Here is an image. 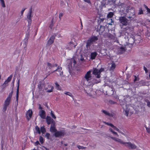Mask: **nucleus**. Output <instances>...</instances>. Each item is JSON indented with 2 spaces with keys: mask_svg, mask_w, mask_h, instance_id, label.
<instances>
[{
  "mask_svg": "<svg viewBox=\"0 0 150 150\" xmlns=\"http://www.w3.org/2000/svg\"><path fill=\"white\" fill-rule=\"evenodd\" d=\"M145 127L146 128L147 132L150 134V128L147 127L146 126H145Z\"/></svg>",
  "mask_w": 150,
  "mask_h": 150,
  "instance_id": "nucleus-55",
  "label": "nucleus"
},
{
  "mask_svg": "<svg viewBox=\"0 0 150 150\" xmlns=\"http://www.w3.org/2000/svg\"><path fill=\"white\" fill-rule=\"evenodd\" d=\"M55 85H56V87H57V89H58V90H60V88H59L60 86L58 84V83H55Z\"/></svg>",
  "mask_w": 150,
  "mask_h": 150,
  "instance_id": "nucleus-57",
  "label": "nucleus"
},
{
  "mask_svg": "<svg viewBox=\"0 0 150 150\" xmlns=\"http://www.w3.org/2000/svg\"><path fill=\"white\" fill-rule=\"evenodd\" d=\"M98 40V38L97 36H91L88 40L86 42V46L87 47H90L91 45L94 43Z\"/></svg>",
  "mask_w": 150,
  "mask_h": 150,
  "instance_id": "nucleus-3",
  "label": "nucleus"
},
{
  "mask_svg": "<svg viewBox=\"0 0 150 150\" xmlns=\"http://www.w3.org/2000/svg\"><path fill=\"white\" fill-rule=\"evenodd\" d=\"M64 94L70 96H72L71 94L69 92H66L64 93Z\"/></svg>",
  "mask_w": 150,
  "mask_h": 150,
  "instance_id": "nucleus-56",
  "label": "nucleus"
},
{
  "mask_svg": "<svg viewBox=\"0 0 150 150\" xmlns=\"http://www.w3.org/2000/svg\"><path fill=\"white\" fill-rule=\"evenodd\" d=\"M113 13L112 12H110L108 14L107 17L108 18L107 21L108 22L109 21H111L110 23H108V24L110 25H112V23H114V21L112 20V19L111 18L113 16Z\"/></svg>",
  "mask_w": 150,
  "mask_h": 150,
  "instance_id": "nucleus-14",
  "label": "nucleus"
},
{
  "mask_svg": "<svg viewBox=\"0 0 150 150\" xmlns=\"http://www.w3.org/2000/svg\"><path fill=\"white\" fill-rule=\"evenodd\" d=\"M63 16V14L62 13H60L59 15V18L60 20H61V17Z\"/></svg>",
  "mask_w": 150,
  "mask_h": 150,
  "instance_id": "nucleus-64",
  "label": "nucleus"
},
{
  "mask_svg": "<svg viewBox=\"0 0 150 150\" xmlns=\"http://www.w3.org/2000/svg\"><path fill=\"white\" fill-rule=\"evenodd\" d=\"M50 130L51 132L52 133H55V132H56L57 131V129L55 128V127L52 126H51Z\"/></svg>",
  "mask_w": 150,
  "mask_h": 150,
  "instance_id": "nucleus-35",
  "label": "nucleus"
},
{
  "mask_svg": "<svg viewBox=\"0 0 150 150\" xmlns=\"http://www.w3.org/2000/svg\"><path fill=\"white\" fill-rule=\"evenodd\" d=\"M83 1L86 2L88 3V4H91V2L90 0H83Z\"/></svg>",
  "mask_w": 150,
  "mask_h": 150,
  "instance_id": "nucleus-58",
  "label": "nucleus"
},
{
  "mask_svg": "<svg viewBox=\"0 0 150 150\" xmlns=\"http://www.w3.org/2000/svg\"><path fill=\"white\" fill-rule=\"evenodd\" d=\"M125 31H126V33H129L131 31H132L133 30V28L131 27L127 26L125 27Z\"/></svg>",
  "mask_w": 150,
  "mask_h": 150,
  "instance_id": "nucleus-27",
  "label": "nucleus"
},
{
  "mask_svg": "<svg viewBox=\"0 0 150 150\" xmlns=\"http://www.w3.org/2000/svg\"><path fill=\"white\" fill-rule=\"evenodd\" d=\"M45 135V137H47V139H49L50 137V134L48 133H46Z\"/></svg>",
  "mask_w": 150,
  "mask_h": 150,
  "instance_id": "nucleus-54",
  "label": "nucleus"
},
{
  "mask_svg": "<svg viewBox=\"0 0 150 150\" xmlns=\"http://www.w3.org/2000/svg\"><path fill=\"white\" fill-rule=\"evenodd\" d=\"M125 115H126L127 116H128V112H129L127 110H125Z\"/></svg>",
  "mask_w": 150,
  "mask_h": 150,
  "instance_id": "nucleus-61",
  "label": "nucleus"
},
{
  "mask_svg": "<svg viewBox=\"0 0 150 150\" xmlns=\"http://www.w3.org/2000/svg\"><path fill=\"white\" fill-rule=\"evenodd\" d=\"M105 28V26L100 25L99 28L98 27L97 31L98 32H99V33H102L104 31Z\"/></svg>",
  "mask_w": 150,
  "mask_h": 150,
  "instance_id": "nucleus-26",
  "label": "nucleus"
},
{
  "mask_svg": "<svg viewBox=\"0 0 150 150\" xmlns=\"http://www.w3.org/2000/svg\"><path fill=\"white\" fill-rule=\"evenodd\" d=\"M110 137L112 139L115 141L118 142H119L120 144H123V142L121 139L118 138H116L113 137Z\"/></svg>",
  "mask_w": 150,
  "mask_h": 150,
  "instance_id": "nucleus-29",
  "label": "nucleus"
},
{
  "mask_svg": "<svg viewBox=\"0 0 150 150\" xmlns=\"http://www.w3.org/2000/svg\"><path fill=\"white\" fill-rule=\"evenodd\" d=\"M130 15H126V13H121L122 16H126V17L128 19V20L129 22L131 21L132 20H134L136 18V16L135 15H133L132 14Z\"/></svg>",
  "mask_w": 150,
  "mask_h": 150,
  "instance_id": "nucleus-10",
  "label": "nucleus"
},
{
  "mask_svg": "<svg viewBox=\"0 0 150 150\" xmlns=\"http://www.w3.org/2000/svg\"><path fill=\"white\" fill-rule=\"evenodd\" d=\"M145 101L147 103V105L150 108V102L147 99H146Z\"/></svg>",
  "mask_w": 150,
  "mask_h": 150,
  "instance_id": "nucleus-46",
  "label": "nucleus"
},
{
  "mask_svg": "<svg viewBox=\"0 0 150 150\" xmlns=\"http://www.w3.org/2000/svg\"><path fill=\"white\" fill-rule=\"evenodd\" d=\"M91 71L90 70L87 72L85 74L84 76V78L85 79L86 81L89 82V83L90 82V81L91 79Z\"/></svg>",
  "mask_w": 150,
  "mask_h": 150,
  "instance_id": "nucleus-12",
  "label": "nucleus"
},
{
  "mask_svg": "<svg viewBox=\"0 0 150 150\" xmlns=\"http://www.w3.org/2000/svg\"><path fill=\"white\" fill-rule=\"evenodd\" d=\"M77 147L79 149H85L86 148V147H83V146H81L80 145L78 146H77Z\"/></svg>",
  "mask_w": 150,
  "mask_h": 150,
  "instance_id": "nucleus-52",
  "label": "nucleus"
},
{
  "mask_svg": "<svg viewBox=\"0 0 150 150\" xmlns=\"http://www.w3.org/2000/svg\"><path fill=\"white\" fill-rule=\"evenodd\" d=\"M119 17V20L120 24L122 26H126L129 23V21L126 17V16H123Z\"/></svg>",
  "mask_w": 150,
  "mask_h": 150,
  "instance_id": "nucleus-6",
  "label": "nucleus"
},
{
  "mask_svg": "<svg viewBox=\"0 0 150 150\" xmlns=\"http://www.w3.org/2000/svg\"><path fill=\"white\" fill-rule=\"evenodd\" d=\"M52 89H53V87H52L51 89H50V90L48 89L47 90V92H51L52 91Z\"/></svg>",
  "mask_w": 150,
  "mask_h": 150,
  "instance_id": "nucleus-62",
  "label": "nucleus"
},
{
  "mask_svg": "<svg viewBox=\"0 0 150 150\" xmlns=\"http://www.w3.org/2000/svg\"><path fill=\"white\" fill-rule=\"evenodd\" d=\"M69 63L67 65V67L69 71V73L72 72V70L74 69V68L75 66V65L76 64V62L74 59V57L72 58L71 59L68 60Z\"/></svg>",
  "mask_w": 150,
  "mask_h": 150,
  "instance_id": "nucleus-1",
  "label": "nucleus"
},
{
  "mask_svg": "<svg viewBox=\"0 0 150 150\" xmlns=\"http://www.w3.org/2000/svg\"><path fill=\"white\" fill-rule=\"evenodd\" d=\"M39 115L40 117L42 119H45L46 117L45 112L43 110H41L39 112Z\"/></svg>",
  "mask_w": 150,
  "mask_h": 150,
  "instance_id": "nucleus-20",
  "label": "nucleus"
},
{
  "mask_svg": "<svg viewBox=\"0 0 150 150\" xmlns=\"http://www.w3.org/2000/svg\"><path fill=\"white\" fill-rule=\"evenodd\" d=\"M75 46H76L75 45L73 44V42H72L71 41L68 44L66 47V48L68 50H70L73 47L75 48Z\"/></svg>",
  "mask_w": 150,
  "mask_h": 150,
  "instance_id": "nucleus-21",
  "label": "nucleus"
},
{
  "mask_svg": "<svg viewBox=\"0 0 150 150\" xmlns=\"http://www.w3.org/2000/svg\"><path fill=\"white\" fill-rule=\"evenodd\" d=\"M112 128H114L115 130H116L117 131L119 132H120L121 133L120 130L118 128H117V127H115L114 125L113 127H112ZM122 133H123L122 132Z\"/></svg>",
  "mask_w": 150,
  "mask_h": 150,
  "instance_id": "nucleus-51",
  "label": "nucleus"
},
{
  "mask_svg": "<svg viewBox=\"0 0 150 150\" xmlns=\"http://www.w3.org/2000/svg\"><path fill=\"white\" fill-rule=\"evenodd\" d=\"M126 11L127 13L126 15L132 14H131L135 15L134 9L132 8L129 9V7L128 6H127Z\"/></svg>",
  "mask_w": 150,
  "mask_h": 150,
  "instance_id": "nucleus-17",
  "label": "nucleus"
},
{
  "mask_svg": "<svg viewBox=\"0 0 150 150\" xmlns=\"http://www.w3.org/2000/svg\"><path fill=\"white\" fill-rule=\"evenodd\" d=\"M122 0H114L115 6H119L122 2Z\"/></svg>",
  "mask_w": 150,
  "mask_h": 150,
  "instance_id": "nucleus-31",
  "label": "nucleus"
},
{
  "mask_svg": "<svg viewBox=\"0 0 150 150\" xmlns=\"http://www.w3.org/2000/svg\"><path fill=\"white\" fill-rule=\"evenodd\" d=\"M122 144L125 145L126 147L130 149H134L137 148V146L135 144H132L130 142H123Z\"/></svg>",
  "mask_w": 150,
  "mask_h": 150,
  "instance_id": "nucleus-8",
  "label": "nucleus"
},
{
  "mask_svg": "<svg viewBox=\"0 0 150 150\" xmlns=\"http://www.w3.org/2000/svg\"><path fill=\"white\" fill-rule=\"evenodd\" d=\"M26 9V8H23L22 9V10L21 11V16L23 15V12Z\"/></svg>",
  "mask_w": 150,
  "mask_h": 150,
  "instance_id": "nucleus-60",
  "label": "nucleus"
},
{
  "mask_svg": "<svg viewBox=\"0 0 150 150\" xmlns=\"http://www.w3.org/2000/svg\"><path fill=\"white\" fill-rule=\"evenodd\" d=\"M111 66L110 68V71H113L116 67V65L115 64V63H114L113 62L111 63Z\"/></svg>",
  "mask_w": 150,
  "mask_h": 150,
  "instance_id": "nucleus-33",
  "label": "nucleus"
},
{
  "mask_svg": "<svg viewBox=\"0 0 150 150\" xmlns=\"http://www.w3.org/2000/svg\"><path fill=\"white\" fill-rule=\"evenodd\" d=\"M39 145H40V144L39 142L38 141H37L35 143V145L36 146H37Z\"/></svg>",
  "mask_w": 150,
  "mask_h": 150,
  "instance_id": "nucleus-59",
  "label": "nucleus"
},
{
  "mask_svg": "<svg viewBox=\"0 0 150 150\" xmlns=\"http://www.w3.org/2000/svg\"><path fill=\"white\" fill-rule=\"evenodd\" d=\"M38 86L39 91H41L43 89V84L42 85L41 84L40 82V83L38 84Z\"/></svg>",
  "mask_w": 150,
  "mask_h": 150,
  "instance_id": "nucleus-36",
  "label": "nucleus"
},
{
  "mask_svg": "<svg viewBox=\"0 0 150 150\" xmlns=\"http://www.w3.org/2000/svg\"><path fill=\"white\" fill-rule=\"evenodd\" d=\"M108 37L109 38L112 39H114L115 38L114 35H112L111 34L109 33L108 35Z\"/></svg>",
  "mask_w": 150,
  "mask_h": 150,
  "instance_id": "nucleus-37",
  "label": "nucleus"
},
{
  "mask_svg": "<svg viewBox=\"0 0 150 150\" xmlns=\"http://www.w3.org/2000/svg\"><path fill=\"white\" fill-rule=\"evenodd\" d=\"M56 36V34H54L52 36L50 39L48 41L46 45L47 46H49L54 42V40L55 39V37Z\"/></svg>",
  "mask_w": 150,
  "mask_h": 150,
  "instance_id": "nucleus-13",
  "label": "nucleus"
},
{
  "mask_svg": "<svg viewBox=\"0 0 150 150\" xmlns=\"http://www.w3.org/2000/svg\"><path fill=\"white\" fill-rule=\"evenodd\" d=\"M62 68L59 66L57 67V69L55 70L52 71V73H53L55 71L56 72V74L58 76H60L61 77L63 76V71H62Z\"/></svg>",
  "mask_w": 150,
  "mask_h": 150,
  "instance_id": "nucleus-11",
  "label": "nucleus"
},
{
  "mask_svg": "<svg viewBox=\"0 0 150 150\" xmlns=\"http://www.w3.org/2000/svg\"><path fill=\"white\" fill-rule=\"evenodd\" d=\"M93 71L92 73L95 76H96V77L97 78H100V73L104 71V69L103 68H101L100 69H98L96 68H93Z\"/></svg>",
  "mask_w": 150,
  "mask_h": 150,
  "instance_id": "nucleus-5",
  "label": "nucleus"
},
{
  "mask_svg": "<svg viewBox=\"0 0 150 150\" xmlns=\"http://www.w3.org/2000/svg\"><path fill=\"white\" fill-rule=\"evenodd\" d=\"M102 112L103 113H104L105 115H108L109 116H110L111 115L110 113H109L107 111H106L105 110H102Z\"/></svg>",
  "mask_w": 150,
  "mask_h": 150,
  "instance_id": "nucleus-39",
  "label": "nucleus"
},
{
  "mask_svg": "<svg viewBox=\"0 0 150 150\" xmlns=\"http://www.w3.org/2000/svg\"><path fill=\"white\" fill-rule=\"evenodd\" d=\"M41 131L43 134H44L46 132V130L44 126L41 127L40 128Z\"/></svg>",
  "mask_w": 150,
  "mask_h": 150,
  "instance_id": "nucleus-38",
  "label": "nucleus"
},
{
  "mask_svg": "<svg viewBox=\"0 0 150 150\" xmlns=\"http://www.w3.org/2000/svg\"><path fill=\"white\" fill-rule=\"evenodd\" d=\"M103 122L106 125H108L110 126V127H113V126H114V125L111 123H108V122H104V121H103Z\"/></svg>",
  "mask_w": 150,
  "mask_h": 150,
  "instance_id": "nucleus-42",
  "label": "nucleus"
},
{
  "mask_svg": "<svg viewBox=\"0 0 150 150\" xmlns=\"http://www.w3.org/2000/svg\"><path fill=\"white\" fill-rule=\"evenodd\" d=\"M39 141L41 144H43L44 143V139L43 138L42 136H40L39 137Z\"/></svg>",
  "mask_w": 150,
  "mask_h": 150,
  "instance_id": "nucleus-41",
  "label": "nucleus"
},
{
  "mask_svg": "<svg viewBox=\"0 0 150 150\" xmlns=\"http://www.w3.org/2000/svg\"><path fill=\"white\" fill-rule=\"evenodd\" d=\"M94 5L97 9L101 10L103 6L101 5V3L99 1L96 2L94 4Z\"/></svg>",
  "mask_w": 150,
  "mask_h": 150,
  "instance_id": "nucleus-18",
  "label": "nucleus"
},
{
  "mask_svg": "<svg viewBox=\"0 0 150 150\" xmlns=\"http://www.w3.org/2000/svg\"><path fill=\"white\" fill-rule=\"evenodd\" d=\"M29 32H28V33H27L25 38L23 40V42H24V43L25 45V47H26L27 43L28 42V40L29 38Z\"/></svg>",
  "mask_w": 150,
  "mask_h": 150,
  "instance_id": "nucleus-24",
  "label": "nucleus"
},
{
  "mask_svg": "<svg viewBox=\"0 0 150 150\" xmlns=\"http://www.w3.org/2000/svg\"><path fill=\"white\" fill-rule=\"evenodd\" d=\"M97 55V53L96 52L91 53V59H95Z\"/></svg>",
  "mask_w": 150,
  "mask_h": 150,
  "instance_id": "nucleus-30",
  "label": "nucleus"
},
{
  "mask_svg": "<svg viewBox=\"0 0 150 150\" xmlns=\"http://www.w3.org/2000/svg\"><path fill=\"white\" fill-rule=\"evenodd\" d=\"M134 37H127L128 39V43L129 44L132 45L134 43V42L135 40H134Z\"/></svg>",
  "mask_w": 150,
  "mask_h": 150,
  "instance_id": "nucleus-23",
  "label": "nucleus"
},
{
  "mask_svg": "<svg viewBox=\"0 0 150 150\" xmlns=\"http://www.w3.org/2000/svg\"><path fill=\"white\" fill-rule=\"evenodd\" d=\"M100 79L98 80H97L95 79H92L90 81V83H91V84H92V85H93L95 83H97L99 82H100Z\"/></svg>",
  "mask_w": 150,
  "mask_h": 150,
  "instance_id": "nucleus-25",
  "label": "nucleus"
},
{
  "mask_svg": "<svg viewBox=\"0 0 150 150\" xmlns=\"http://www.w3.org/2000/svg\"><path fill=\"white\" fill-rule=\"evenodd\" d=\"M125 51V49L124 47H120L118 48V53L121 54L123 53Z\"/></svg>",
  "mask_w": 150,
  "mask_h": 150,
  "instance_id": "nucleus-28",
  "label": "nucleus"
},
{
  "mask_svg": "<svg viewBox=\"0 0 150 150\" xmlns=\"http://www.w3.org/2000/svg\"><path fill=\"white\" fill-rule=\"evenodd\" d=\"M65 134V131L64 130L57 131L54 133V135L55 137H64Z\"/></svg>",
  "mask_w": 150,
  "mask_h": 150,
  "instance_id": "nucleus-9",
  "label": "nucleus"
},
{
  "mask_svg": "<svg viewBox=\"0 0 150 150\" xmlns=\"http://www.w3.org/2000/svg\"><path fill=\"white\" fill-rule=\"evenodd\" d=\"M52 119L50 116H47L46 118V121L47 124L48 125L51 124V122L52 121Z\"/></svg>",
  "mask_w": 150,
  "mask_h": 150,
  "instance_id": "nucleus-32",
  "label": "nucleus"
},
{
  "mask_svg": "<svg viewBox=\"0 0 150 150\" xmlns=\"http://www.w3.org/2000/svg\"><path fill=\"white\" fill-rule=\"evenodd\" d=\"M109 6H110L112 7L115 6L114 0H109Z\"/></svg>",
  "mask_w": 150,
  "mask_h": 150,
  "instance_id": "nucleus-34",
  "label": "nucleus"
},
{
  "mask_svg": "<svg viewBox=\"0 0 150 150\" xmlns=\"http://www.w3.org/2000/svg\"><path fill=\"white\" fill-rule=\"evenodd\" d=\"M127 6L126 4L123 3H121V4L119 6V7L120 8V12L121 14L124 13V10H125V8L126 9L127 8Z\"/></svg>",
  "mask_w": 150,
  "mask_h": 150,
  "instance_id": "nucleus-15",
  "label": "nucleus"
},
{
  "mask_svg": "<svg viewBox=\"0 0 150 150\" xmlns=\"http://www.w3.org/2000/svg\"><path fill=\"white\" fill-rule=\"evenodd\" d=\"M12 75H11L10 76L8 77L6 80L7 81H8V82L11 81L12 78Z\"/></svg>",
  "mask_w": 150,
  "mask_h": 150,
  "instance_id": "nucleus-53",
  "label": "nucleus"
},
{
  "mask_svg": "<svg viewBox=\"0 0 150 150\" xmlns=\"http://www.w3.org/2000/svg\"><path fill=\"white\" fill-rule=\"evenodd\" d=\"M51 126L55 127V122L53 119H52V121L51 122Z\"/></svg>",
  "mask_w": 150,
  "mask_h": 150,
  "instance_id": "nucleus-43",
  "label": "nucleus"
},
{
  "mask_svg": "<svg viewBox=\"0 0 150 150\" xmlns=\"http://www.w3.org/2000/svg\"><path fill=\"white\" fill-rule=\"evenodd\" d=\"M35 129L36 131L37 132H38V134H40V129L39 127H38V126H36L35 127Z\"/></svg>",
  "mask_w": 150,
  "mask_h": 150,
  "instance_id": "nucleus-40",
  "label": "nucleus"
},
{
  "mask_svg": "<svg viewBox=\"0 0 150 150\" xmlns=\"http://www.w3.org/2000/svg\"><path fill=\"white\" fill-rule=\"evenodd\" d=\"M93 86L92 84L89 83L84 89L86 93L90 96H93L92 93H94V92L93 91V89L92 88Z\"/></svg>",
  "mask_w": 150,
  "mask_h": 150,
  "instance_id": "nucleus-4",
  "label": "nucleus"
},
{
  "mask_svg": "<svg viewBox=\"0 0 150 150\" xmlns=\"http://www.w3.org/2000/svg\"><path fill=\"white\" fill-rule=\"evenodd\" d=\"M13 92V90H12L11 92L9 93L8 96L5 100L3 109V111H5L6 110L7 107L9 104Z\"/></svg>",
  "mask_w": 150,
  "mask_h": 150,
  "instance_id": "nucleus-2",
  "label": "nucleus"
},
{
  "mask_svg": "<svg viewBox=\"0 0 150 150\" xmlns=\"http://www.w3.org/2000/svg\"><path fill=\"white\" fill-rule=\"evenodd\" d=\"M46 65L47 66V68H48L49 69H51L52 68H53L54 67H57L58 65L57 64H52L49 62L47 63Z\"/></svg>",
  "mask_w": 150,
  "mask_h": 150,
  "instance_id": "nucleus-19",
  "label": "nucleus"
},
{
  "mask_svg": "<svg viewBox=\"0 0 150 150\" xmlns=\"http://www.w3.org/2000/svg\"><path fill=\"white\" fill-rule=\"evenodd\" d=\"M143 13V11L142 8H140L139 10V12L138 13V14L140 15Z\"/></svg>",
  "mask_w": 150,
  "mask_h": 150,
  "instance_id": "nucleus-50",
  "label": "nucleus"
},
{
  "mask_svg": "<svg viewBox=\"0 0 150 150\" xmlns=\"http://www.w3.org/2000/svg\"><path fill=\"white\" fill-rule=\"evenodd\" d=\"M9 82L8 81H7L6 80L4 82V83H3L2 86L4 87V88L6 87L7 86V84Z\"/></svg>",
  "mask_w": 150,
  "mask_h": 150,
  "instance_id": "nucleus-45",
  "label": "nucleus"
},
{
  "mask_svg": "<svg viewBox=\"0 0 150 150\" xmlns=\"http://www.w3.org/2000/svg\"><path fill=\"white\" fill-rule=\"evenodd\" d=\"M33 112L32 110L30 109L26 112V117L28 121L29 120L32 115Z\"/></svg>",
  "mask_w": 150,
  "mask_h": 150,
  "instance_id": "nucleus-16",
  "label": "nucleus"
},
{
  "mask_svg": "<svg viewBox=\"0 0 150 150\" xmlns=\"http://www.w3.org/2000/svg\"><path fill=\"white\" fill-rule=\"evenodd\" d=\"M50 114L52 118H53L54 119L56 118V117L54 115L52 111H51Z\"/></svg>",
  "mask_w": 150,
  "mask_h": 150,
  "instance_id": "nucleus-49",
  "label": "nucleus"
},
{
  "mask_svg": "<svg viewBox=\"0 0 150 150\" xmlns=\"http://www.w3.org/2000/svg\"><path fill=\"white\" fill-rule=\"evenodd\" d=\"M101 5L105 7L109 6V0H103L101 2Z\"/></svg>",
  "mask_w": 150,
  "mask_h": 150,
  "instance_id": "nucleus-22",
  "label": "nucleus"
},
{
  "mask_svg": "<svg viewBox=\"0 0 150 150\" xmlns=\"http://www.w3.org/2000/svg\"><path fill=\"white\" fill-rule=\"evenodd\" d=\"M19 92V91H18V88L17 90V91H16V101H18V100Z\"/></svg>",
  "mask_w": 150,
  "mask_h": 150,
  "instance_id": "nucleus-47",
  "label": "nucleus"
},
{
  "mask_svg": "<svg viewBox=\"0 0 150 150\" xmlns=\"http://www.w3.org/2000/svg\"><path fill=\"white\" fill-rule=\"evenodd\" d=\"M1 3L2 7L4 8L6 7L5 5L4 0H0Z\"/></svg>",
  "mask_w": 150,
  "mask_h": 150,
  "instance_id": "nucleus-44",
  "label": "nucleus"
},
{
  "mask_svg": "<svg viewBox=\"0 0 150 150\" xmlns=\"http://www.w3.org/2000/svg\"><path fill=\"white\" fill-rule=\"evenodd\" d=\"M109 103L110 104H117V103L116 102H115L112 100H109Z\"/></svg>",
  "mask_w": 150,
  "mask_h": 150,
  "instance_id": "nucleus-48",
  "label": "nucleus"
},
{
  "mask_svg": "<svg viewBox=\"0 0 150 150\" xmlns=\"http://www.w3.org/2000/svg\"><path fill=\"white\" fill-rule=\"evenodd\" d=\"M32 13V8H31L29 11V13L28 14L27 16V21H28V30H29L30 26L31 24L32 20L31 19V14Z\"/></svg>",
  "mask_w": 150,
  "mask_h": 150,
  "instance_id": "nucleus-7",
  "label": "nucleus"
},
{
  "mask_svg": "<svg viewBox=\"0 0 150 150\" xmlns=\"http://www.w3.org/2000/svg\"><path fill=\"white\" fill-rule=\"evenodd\" d=\"M144 69L146 73L148 72V70H147V69L145 66L144 67Z\"/></svg>",
  "mask_w": 150,
  "mask_h": 150,
  "instance_id": "nucleus-63",
  "label": "nucleus"
}]
</instances>
